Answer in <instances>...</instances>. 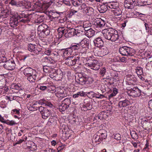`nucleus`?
I'll return each mask as SVG.
<instances>
[{
    "mask_svg": "<svg viewBox=\"0 0 152 152\" xmlns=\"http://www.w3.org/2000/svg\"><path fill=\"white\" fill-rule=\"evenodd\" d=\"M68 107L66 105H64L62 103L59 106V109L61 111H64Z\"/></svg>",
    "mask_w": 152,
    "mask_h": 152,
    "instance_id": "44",
    "label": "nucleus"
},
{
    "mask_svg": "<svg viewBox=\"0 0 152 152\" xmlns=\"http://www.w3.org/2000/svg\"><path fill=\"white\" fill-rule=\"evenodd\" d=\"M107 3L103 4L98 9V10L100 13H104L108 9V6Z\"/></svg>",
    "mask_w": 152,
    "mask_h": 152,
    "instance_id": "27",
    "label": "nucleus"
},
{
    "mask_svg": "<svg viewBox=\"0 0 152 152\" xmlns=\"http://www.w3.org/2000/svg\"><path fill=\"white\" fill-rule=\"evenodd\" d=\"M94 11V9L89 7H87L83 10L84 13L89 16L93 14Z\"/></svg>",
    "mask_w": 152,
    "mask_h": 152,
    "instance_id": "26",
    "label": "nucleus"
},
{
    "mask_svg": "<svg viewBox=\"0 0 152 152\" xmlns=\"http://www.w3.org/2000/svg\"><path fill=\"white\" fill-rule=\"evenodd\" d=\"M42 61L50 64H53L55 62L54 60L50 57H44L42 59Z\"/></svg>",
    "mask_w": 152,
    "mask_h": 152,
    "instance_id": "37",
    "label": "nucleus"
},
{
    "mask_svg": "<svg viewBox=\"0 0 152 152\" xmlns=\"http://www.w3.org/2000/svg\"><path fill=\"white\" fill-rule=\"evenodd\" d=\"M28 150L33 151L36 150L37 149V146L34 145H31V146H28Z\"/></svg>",
    "mask_w": 152,
    "mask_h": 152,
    "instance_id": "49",
    "label": "nucleus"
},
{
    "mask_svg": "<svg viewBox=\"0 0 152 152\" xmlns=\"http://www.w3.org/2000/svg\"><path fill=\"white\" fill-rule=\"evenodd\" d=\"M38 107L37 104L33 103H29L28 104L27 108L29 110L31 111H34L37 110Z\"/></svg>",
    "mask_w": 152,
    "mask_h": 152,
    "instance_id": "30",
    "label": "nucleus"
},
{
    "mask_svg": "<svg viewBox=\"0 0 152 152\" xmlns=\"http://www.w3.org/2000/svg\"><path fill=\"white\" fill-rule=\"evenodd\" d=\"M112 11H113V13L116 16L120 15L122 13L121 10L118 7L115 8L114 10H113Z\"/></svg>",
    "mask_w": 152,
    "mask_h": 152,
    "instance_id": "40",
    "label": "nucleus"
},
{
    "mask_svg": "<svg viewBox=\"0 0 152 152\" xmlns=\"http://www.w3.org/2000/svg\"><path fill=\"white\" fill-rule=\"evenodd\" d=\"M80 57L79 56H68L65 60V64L69 66L74 65L77 63L79 61Z\"/></svg>",
    "mask_w": 152,
    "mask_h": 152,
    "instance_id": "5",
    "label": "nucleus"
},
{
    "mask_svg": "<svg viewBox=\"0 0 152 152\" xmlns=\"http://www.w3.org/2000/svg\"><path fill=\"white\" fill-rule=\"evenodd\" d=\"M71 101L68 98H66L62 102V103L64 105H65L68 107H69V105L71 104Z\"/></svg>",
    "mask_w": 152,
    "mask_h": 152,
    "instance_id": "45",
    "label": "nucleus"
},
{
    "mask_svg": "<svg viewBox=\"0 0 152 152\" xmlns=\"http://www.w3.org/2000/svg\"><path fill=\"white\" fill-rule=\"evenodd\" d=\"M48 28V26L45 24L42 23L38 27V31L39 33H42L46 29Z\"/></svg>",
    "mask_w": 152,
    "mask_h": 152,
    "instance_id": "29",
    "label": "nucleus"
},
{
    "mask_svg": "<svg viewBox=\"0 0 152 152\" xmlns=\"http://www.w3.org/2000/svg\"><path fill=\"white\" fill-rule=\"evenodd\" d=\"M56 96L59 98H63L67 96L66 91L63 89H58L56 94Z\"/></svg>",
    "mask_w": 152,
    "mask_h": 152,
    "instance_id": "22",
    "label": "nucleus"
},
{
    "mask_svg": "<svg viewBox=\"0 0 152 152\" xmlns=\"http://www.w3.org/2000/svg\"><path fill=\"white\" fill-rule=\"evenodd\" d=\"M35 46L34 45L30 44L28 46V49L29 51L33 52L34 49H35Z\"/></svg>",
    "mask_w": 152,
    "mask_h": 152,
    "instance_id": "50",
    "label": "nucleus"
},
{
    "mask_svg": "<svg viewBox=\"0 0 152 152\" xmlns=\"http://www.w3.org/2000/svg\"><path fill=\"white\" fill-rule=\"evenodd\" d=\"M135 0H125L124 1V7L127 9H132L135 6Z\"/></svg>",
    "mask_w": 152,
    "mask_h": 152,
    "instance_id": "13",
    "label": "nucleus"
},
{
    "mask_svg": "<svg viewBox=\"0 0 152 152\" xmlns=\"http://www.w3.org/2000/svg\"><path fill=\"white\" fill-rule=\"evenodd\" d=\"M107 3L108 7L110 9H114V10L118 7V3L115 1L109 2Z\"/></svg>",
    "mask_w": 152,
    "mask_h": 152,
    "instance_id": "31",
    "label": "nucleus"
},
{
    "mask_svg": "<svg viewBox=\"0 0 152 152\" xmlns=\"http://www.w3.org/2000/svg\"><path fill=\"white\" fill-rule=\"evenodd\" d=\"M58 37L61 38L64 34H65L66 32V29H64V27L59 28L58 29Z\"/></svg>",
    "mask_w": 152,
    "mask_h": 152,
    "instance_id": "36",
    "label": "nucleus"
},
{
    "mask_svg": "<svg viewBox=\"0 0 152 152\" xmlns=\"http://www.w3.org/2000/svg\"><path fill=\"white\" fill-rule=\"evenodd\" d=\"M7 61L6 58L4 56L2 55L0 56V63L5 62H7Z\"/></svg>",
    "mask_w": 152,
    "mask_h": 152,
    "instance_id": "51",
    "label": "nucleus"
},
{
    "mask_svg": "<svg viewBox=\"0 0 152 152\" xmlns=\"http://www.w3.org/2000/svg\"><path fill=\"white\" fill-rule=\"evenodd\" d=\"M128 95L133 98L139 97L141 94V91L137 87L131 88L127 91Z\"/></svg>",
    "mask_w": 152,
    "mask_h": 152,
    "instance_id": "7",
    "label": "nucleus"
},
{
    "mask_svg": "<svg viewBox=\"0 0 152 152\" xmlns=\"http://www.w3.org/2000/svg\"><path fill=\"white\" fill-rule=\"evenodd\" d=\"M76 8L75 10L72 9L70 11V15H73L74 14H75V13H77V11L78 10H77V7Z\"/></svg>",
    "mask_w": 152,
    "mask_h": 152,
    "instance_id": "61",
    "label": "nucleus"
},
{
    "mask_svg": "<svg viewBox=\"0 0 152 152\" xmlns=\"http://www.w3.org/2000/svg\"><path fill=\"white\" fill-rule=\"evenodd\" d=\"M20 84H13L11 86V87L12 88L16 89L18 90H20L21 89V88L20 86Z\"/></svg>",
    "mask_w": 152,
    "mask_h": 152,
    "instance_id": "47",
    "label": "nucleus"
},
{
    "mask_svg": "<svg viewBox=\"0 0 152 152\" xmlns=\"http://www.w3.org/2000/svg\"><path fill=\"white\" fill-rule=\"evenodd\" d=\"M86 65L94 70H98L100 67L98 61L95 60H89L86 63Z\"/></svg>",
    "mask_w": 152,
    "mask_h": 152,
    "instance_id": "6",
    "label": "nucleus"
},
{
    "mask_svg": "<svg viewBox=\"0 0 152 152\" xmlns=\"http://www.w3.org/2000/svg\"><path fill=\"white\" fill-rule=\"evenodd\" d=\"M95 31L91 28H90L88 31H85L84 34L88 38H91L94 35Z\"/></svg>",
    "mask_w": 152,
    "mask_h": 152,
    "instance_id": "33",
    "label": "nucleus"
},
{
    "mask_svg": "<svg viewBox=\"0 0 152 152\" xmlns=\"http://www.w3.org/2000/svg\"><path fill=\"white\" fill-rule=\"evenodd\" d=\"M102 130H100L99 132V133H100V134H101V137H100L102 139V140H103V139H105L107 137V133H106V132H104L105 133H102Z\"/></svg>",
    "mask_w": 152,
    "mask_h": 152,
    "instance_id": "48",
    "label": "nucleus"
},
{
    "mask_svg": "<svg viewBox=\"0 0 152 152\" xmlns=\"http://www.w3.org/2000/svg\"><path fill=\"white\" fill-rule=\"evenodd\" d=\"M65 147V145H64L58 146L57 148L58 152H61L62 151Z\"/></svg>",
    "mask_w": 152,
    "mask_h": 152,
    "instance_id": "58",
    "label": "nucleus"
},
{
    "mask_svg": "<svg viewBox=\"0 0 152 152\" xmlns=\"http://www.w3.org/2000/svg\"><path fill=\"white\" fill-rule=\"evenodd\" d=\"M83 107L86 108H87L88 110H90L92 108V105L91 104L90 101L88 99H85L84 100Z\"/></svg>",
    "mask_w": 152,
    "mask_h": 152,
    "instance_id": "32",
    "label": "nucleus"
},
{
    "mask_svg": "<svg viewBox=\"0 0 152 152\" xmlns=\"http://www.w3.org/2000/svg\"><path fill=\"white\" fill-rule=\"evenodd\" d=\"M84 28L82 26H78L75 28L76 35L79 37L83 35L84 34Z\"/></svg>",
    "mask_w": 152,
    "mask_h": 152,
    "instance_id": "17",
    "label": "nucleus"
},
{
    "mask_svg": "<svg viewBox=\"0 0 152 152\" xmlns=\"http://www.w3.org/2000/svg\"><path fill=\"white\" fill-rule=\"evenodd\" d=\"M94 45L97 47L100 48L102 46L104 42L102 39L99 37L96 38L94 40Z\"/></svg>",
    "mask_w": 152,
    "mask_h": 152,
    "instance_id": "19",
    "label": "nucleus"
},
{
    "mask_svg": "<svg viewBox=\"0 0 152 152\" xmlns=\"http://www.w3.org/2000/svg\"><path fill=\"white\" fill-rule=\"evenodd\" d=\"M50 67L47 66H43V70L46 73L49 72L50 71Z\"/></svg>",
    "mask_w": 152,
    "mask_h": 152,
    "instance_id": "54",
    "label": "nucleus"
},
{
    "mask_svg": "<svg viewBox=\"0 0 152 152\" xmlns=\"http://www.w3.org/2000/svg\"><path fill=\"white\" fill-rule=\"evenodd\" d=\"M41 50V49L37 47H35V49H34L33 52L36 54H38L39 53Z\"/></svg>",
    "mask_w": 152,
    "mask_h": 152,
    "instance_id": "53",
    "label": "nucleus"
},
{
    "mask_svg": "<svg viewBox=\"0 0 152 152\" xmlns=\"http://www.w3.org/2000/svg\"><path fill=\"white\" fill-rule=\"evenodd\" d=\"M0 121L10 126L15 125L16 123L13 121H5L0 115Z\"/></svg>",
    "mask_w": 152,
    "mask_h": 152,
    "instance_id": "28",
    "label": "nucleus"
},
{
    "mask_svg": "<svg viewBox=\"0 0 152 152\" xmlns=\"http://www.w3.org/2000/svg\"><path fill=\"white\" fill-rule=\"evenodd\" d=\"M35 71H36L30 67H28L24 70L23 73L24 75L27 77L29 76V75L32 74V73Z\"/></svg>",
    "mask_w": 152,
    "mask_h": 152,
    "instance_id": "24",
    "label": "nucleus"
},
{
    "mask_svg": "<svg viewBox=\"0 0 152 152\" xmlns=\"http://www.w3.org/2000/svg\"><path fill=\"white\" fill-rule=\"evenodd\" d=\"M104 37L112 42H115L118 39L119 35L116 30L112 28H107L102 31Z\"/></svg>",
    "mask_w": 152,
    "mask_h": 152,
    "instance_id": "1",
    "label": "nucleus"
},
{
    "mask_svg": "<svg viewBox=\"0 0 152 152\" xmlns=\"http://www.w3.org/2000/svg\"><path fill=\"white\" fill-rule=\"evenodd\" d=\"M60 50V53L63 54V56L65 57H66V56L68 57L72 53V50L69 48L65 49H62Z\"/></svg>",
    "mask_w": 152,
    "mask_h": 152,
    "instance_id": "18",
    "label": "nucleus"
},
{
    "mask_svg": "<svg viewBox=\"0 0 152 152\" xmlns=\"http://www.w3.org/2000/svg\"><path fill=\"white\" fill-rule=\"evenodd\" d=\"M136 72L138 75H142L143 74L142 68L140 67H137L136 69Z\"/></svg>",
    "mask_w": 152,
    "mask_h": 152,
    "instance_id": "43",
    "label": "nucleus"
},
{
    "mask_svg": "<svg viewBox=\"0 0 152 152\" xmlns=\"http://www.w3.org/2000/svg\"><path fill=\"white\" fill-rule=\"evenodd\" d=\"M141 124L143 128L146 130L149 129L151 127L149 120L142 121Z\"/></svg>",
    "mask_w": 152,
    "mask_h": 152,
    "instance_id": "21",
    "label": "nucleus"
},
{
    "mask_svg": "<svg viewBox=\"0 0 152 152\" xmlns=\"http://www.w3.org/2000/svg\"><path fill=\"white\" fill-rule=\"evenodd\" d=\"M149 108L152 110V100H150L148 102Z\"/></svg>",
    "mask_w": 152,
    "mask_h": 152,
    "instance_id": "64",
    "label": "nucleus"
},
{
    "mask_svg": "<svg viewBox=\"0 0 152 152\" xmlns=\"http://www.w3.org/2000/svg\"><path fill=\"white\" fill-rule=\"evenodd\" d=\"M106 72V69L104 68H102L101 69L100 74L102 76H103L105 74Z\"/></svg>",
    "mask_w": 152,
    "mask_h": 152,
    "instance_id": "60",
    "label": "nucleus"
},
{
    "mask_svg": "<svg viewBox=\"0 0 152 152\" xmlns=\"http://www.w3.org/2000/svg\"><path fill=\"white\" fill-rule=\"evenodd\" d=\"M37 74L36 71L34 72L32 74L27 77V79L30 82H34L37 80Z\"/></svg>",
    "mask_w": 152,
    "mask_h": 152,
    "instance_id": "25",
    "label": "nucleus"
},
{
    "mask_svg": "<svg viewBox=\"0 0 152 152\" xmlns=\"http://www.w3.org/2000/svg\"><path fill=\"white\" fill-rule=\"evenodd\" d=\"M59 14L57 12L53 13L52 17L53 18H55L59 17Z\"/></svg>",
    "mask_w": 152,
    "mask_h": 152,
    "instance_id": "59",
    "label": "nucleus"
},
{
    "mask_svg": "<svg viewBox=\"0 0 152 152\" xmlns=\"http://www.w3.org/2000/svg\"><path fill=\"white\" fill-rule=\"evenodd\" d=\"M44 103L47 106H48L50 107H52V104L50 102L45 101V102H44Z\"/></svg>",
    "mask_w": 152,
    "mask_h": 152,
    "instance_id": "62",
    "label": "nucleus"
},
{
    "mask_svg": "<svg viewBox=\"0 0 152 152\" xmlns=\"http://www.w3.org/2000/svg\"><path fill=\"white\" fill-rule=\"evenodd\" d=\"M94 22L97 25L96 28H99V30L96 29L98 31H101V29L102 28L105 24V22L104 20L101 18H96L94 20Z\"/></svg>",
    "mask_w": 152,
    "mask_h": 152,
    "instance_id": "12",
    "label": "nucleus"
},
{
    "mask_svg": "<svg viewBox=\"0 0 152 152\" xmlns=\"http://www.w3.org/2000/svg\"><path fill=\"white\" fill-rule=\"evenodd\" d=\"M38 88L39 89L42 91H44L47 88V86L42 85H39V86H38Z\"/></svg>",
    "mask_w": 152,
    "mask_h": 152,
    "instance_id": "55",
    "label": "nucleus"
},
{
    "mask_svg": "<svg viewBox=\"0 0 152 152\" xmlns=\"http://www.w3.org/2000/svg\"><path fill=\"white\" fill-rule=\"evenodd\" d=\"M81 0H78L75 1L74 3L75 6L77 7V10H81L87 7L86 4L84 3H82L81 2Z\"/></svg>",
    "mask_w": 152,
    "mask_h": 152,
    "instance_id": "15",
    "label": "nucleus"
},
{
    "mask_svg": "<svg viewBox=\"0 0 152 152\" xmlns=\"http://www.w3.org/2000/svg\"><path fill=\"white\" fill-rule=\"evenodd\" d=\"M145 29L146 31H148L149 30L150 28V27L148 25V23H145L144 24Z\"/></svg>",
    "mask_w": 152,
    "mask_h": 152,
    "instance_id": "63",
    "label": "nucleus"
},
{
    "mask_svg": "<svg viewBox=\"0 0 152 152\" xmlns=\"http://www.w3.org/2000/svg\"><path fill=\"white\" fill-rule=\"evenodd\" d=\"M126 80L129 85H134L137 82V79L134 76L129 75H127Z\"/></svg>",
    "mask_w": 152,
    "mask_h": 152,
    "instance_id": "14",
    "label": "nucleus"
},
{
    "mask_svg": "<svg viewBox=\"0 0 152 152\" xmlns=\"http://www.w3.org/2000/svg\"><path fill=\"white\" fill-rule=\"evenodd\" d=\"M50 33V31L49 29H48V28L46 29L45 30H44V31L42 32V36H47L49 35Z\"/></svg>",
    "mask_w": 152,
    "mask_h": 152,
    "instance_id": "52",
    "label": "nucleus"
},
{
    "mask_svg": "<svg viewBox=\"0 0 152 152\" xmlns=\"http://www.w3.org/2000/svg\"><path fill=\"white\" fill-rule=\"evenodd\" d=\"M91 25V24L88 21L83 23V26H82V27H83L84 28L86 27H90Z\"/></svg>",
    "mask_w": 152,
    "mask_h": 152,
    "instance_id": "57",
    "label": "nucleus"
},
{
    "mask_svg": "<svg viewBox=\"0 0 152 152\" xmlns=\"http://www.w3.org/2000/svg\"><path fill=\"white\" fill-rule=\"evenodd\" d=\"M130 104V101L127 99L119 102L118 105L120 108L126 107Z\"/></svg>",
    "mask_w": 152,
    "mask_h": 152,
    "instance_id": "23",
    "label": "nucleus"
},
{
    "mask_svg": "<svg viewBox=\"0 0 152 152\" xmlns=\"http://www.w3.org/2000/svg\"><path fill=\"white\" fill-rule=\"evenodd\" d=\"M42 4L39 1H36L34 3V7L36 9H39L38 7L42 8Z\"/></svg>",
    "mask_w": 152,
    "mask_h": 152,
    "instance_id": "46",
    "label": "nucleus"
},
{
    "mask_svg": "<svg viewBox=\"0 0 152 152\" xmlns=\"http://www.w3.org/2000/svg\"><path fill=\"white\" fill-rule=\"evenodd\" d=\"M119 52L122 56H133L135 51L133 48L126 46H124L119 48Z\"/></svg>",
    "mask_w": 152,
    "mask_h": 152,
    "instance_id": "3",
    "label": "nucleus"
},
{
    "mask_svg": "<svg viewBox=\"0 0 152 152\" xmlns=\"http://www.w3.org/2000/svg\"><path fill=\"white\" fill-rule=\"evenodd\" d=\"M34 17L36 19H37V20L36 21V23H41L44 20V15L39 12H37V13L33 12L32 17Z\"/></svg>",
    "mask_w": 152,
    "mask_h": 152,
    "instance_id": "16",
    "label": "nucleus"
},
{
    "mask_svg": "<svg viewBox=\"0 0 152 152\" xmlns=\"http://www.w3.org/2000/svg\"><path fill=\"white\" fill-rule=\"evenodd\" d=\"M114 138L117 140H119L121 139V135L119 134H116L114 135Z\"/></svg>",
    "mask_w": 152,
    "mask_h": 152,
    "instance_id": "56",
    "label": "nucleus"
},
{
    "mask_svg": "<svg viewBox=\"0 0 152 152\" xmlns=\"http://www.w3.org/2000/svg\"><path fill=\"white\" fill-rule=\"evenodd\" d=\"M140 2L142 5H149L152 3V0H141Z\"/></svg>",
    "mask_w": 152,
    "mask_h": 152,
    "instance_id": "41",
    "label": "nucleus"
},
{
    "mask_svg": "<svg viewBox=\"0 0 152 152\" xmlns=\"http://www.w3.org/2000/svg\"><path fill=\"white\" fill-rule=\"evenodd\" d=\"M38 109L42 115V118L46 119L50 115V110L48 109L47 108L40 106L39 107Z\"/></svg>",
    "mask_w": 152,
    "mask_h": 152,
    "instance_id": "8",
    "label": "nucleus"
},
{
    "mask_svg": "<svg viewBox=\"0 0 152 152\" xmlns=\"http://www.w3.org/2000/svg\"><path fill=\"white\" fill-rule=\"evenodd\" d=\"M66 31V32L65 34V36L66 37H70L76 35L75 28H70L67 26Z\"/></svg>",
    "mask_w": 152,
    "mask_h": 152,
    "instance_id": "11",
    "label": "nucleus"
},
{
    "mask_svg": "<svg viewBox=\"0 0 152 152\" xmlns=\"http://www.w3.org/2000/svg\"><path fill=\"white\" fill-rule=\"evenodd\" d=\"M18 20L17 18H12L10 21V24L11 27L14 28L17 25Z\"/></svg>",
    "mask_w": 152,
    "mask_h": 152,
    "instance_id": "35",
    "label": "nucleus"
},
{
    "mask_svg": "<svg viewBox=\"0 0 152 152\" xmlns=\"http://www.w3.org/2000/svg\"><path fill=\"white\" fill-rule=\"evenodd\" d=\"M50 76L51 78L55 80H59L62 77V74L59 71L55 69H52L50 71Z\"/></svg>",
    "mask_w": 152,
    "mask_h": 152,
    "instance_id": "9",
    "label": "nucleus"
},
{
    "mask_svg": "<svg viewBox=\"0 0 152 152\" xmlns=\"http://www.w3.org/2000/svg\"><path fill=\"white\" fill-rule=\"evenodd\" d=\"M81 48H88L89 45L90 41L86 38H84L80 43Z\"/></svg>",
    "mask_w": 152,
    "mask_h": 152,
    "instance_id": "20",
    "label": "nucleus"
},
{
    "mask_svg": "<svg viewBox=\"0 0 152 152\" xmlns=\"http://www.w3.org/2000/svg\"><path fill=\"white\" fill-rule=\"evenodd\" d=\"M75 80L76 82L82 85L91 84L94 81L92 78L84 74H83L79 79L75 78Z\"/></svg>",
    "mask_w": 152,
    "mask_h": 152,
    "instance_id": "2",
    "label": "nucleus"
},
{
    "mask_svg": "<svg viewBox=\"0 0 152 152\" xmlns=\"http://www.w3.org/2000/svg\"><path fill=\"white\" fill-rule=\"evenodd\" d=\"M32 16L33 13L28 14L24 12H22L19 15V17L20 19V21L24 23H28L29 22Z\"/></svg>",
    "mask_w": 152,
    "mask_h": 152,
    "instance_id": "4",
    "label": "nucleus"
},
{
    "mask_svg": "<svg viewBox=\"0 0 152 152\" xmlns=\"http://www.w3.org/2000/svg\"><path fill=\"white\" fill-rule=\"evenodd\" d=\"M100 48H101V52L103 56L106 55L109 53L108 49L106 46L103 45Z\"/></svg>",
    "mask_w": 152,
    "mask_h": 152,
    "instance_id": "39",
    "label": "nucleus"
},
{
    "mask_svg": "<svg viewBox=\"0 0 152 152\" xmlns=\"http://www.w3.org/2000/svg\"><path fill=\"white\" fill-rule=\"evenodd\" d=\"M4 67L6 69L12 70L15 69V64L14 61L12 59L8 60L3 65Z\"/></svg>",
    "mask_w": 152,
    "mask_h": 152,
    "instance_id": "10",
    "label": "nucleus"
},
{
    "mask_svg": "<svg viewBox=\"0 0 152 152\" xmlns=\"http://www.w3.org/2000/svg\"><path fill=\"white\" fill-rule=\"evenodd\" d=\"M102 139L100 137V135H98V134L94 135L93 138V140L96 142H98L102 141Z\"/></svg>",
    "mask_w": 152,
    "mask_h": 152,
    "instance_id": "42",
    "label": "nucleus"
},
{
    "mask_svg": "<svg viewBox=\"0 0 152 152\" xmlns=\"http://www.w3.org/2000/svg\"><path fill=\"white\" fill-rule=\"evenodd\" d=\"M86 95L85 92H84L83 91H81L78 92L76 94H73V97L74 98H76L82 96H85Z\"/></svg>",
    "mask_w": 152,
    "mask_h": 152,
    "instance_id": "34",
    "label": "nucleus"
},
{
    "mask_svg": "<svg viewBox=\"0 0 152 152\" xmlns=\"http://www.w3.org/2000/svg\"><path fill=\"white\" fill-rule=\"evenodd\" d=\"M72 50V53L74 50H77L81 48L80 43L77 44H75L73 45H72V46L69 47Z\"/></svg>",
    "mask_w": 152,
    "mask_h": 152,
    "instance_id": "38",
    "label": "nucleus"
}]
</instances>
